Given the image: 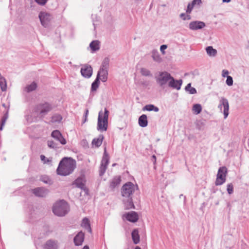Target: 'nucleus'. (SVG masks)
<instances>
[{
	"label": "nucleus",
	"instance_id": "nucleus-1",
	"mask_svg": "<svg viewBox=\"0 0 249 249\" xmlns=\"http://www.w3.org/2000/svg\"><path fill=\"white\" fill-rule=\"evenodd\" d=\"M76 167V161L71 158H64L60 162L57 173L61 176H68L72 173Z\"/></svg>",
	"mask_w": 249,
	"mask_h": 249
},
{
	"label": "nucleus",
	"instance_id": "nucleus-2",
	"mask_svg": "<svg viewBox=\"0 0 249 249\" xmlns=\"http://www.w3.org/2000/svg\"><path fill=\"white\" fill-rule=\"evenodd\" d=\"M109 111L105 108L104 112L102 110L99 111L98 117L97 129L100 131H107L108 127V119Z\"/></svg>",
	"mask_w": 249,
	"mask_h": 249
},
{
	"label": "nucleus",
	"instance_id": "nucleus-3",
	"mask_svg": "<svg viewBox=\"0 0 249 249\" xmlns=\"http://www.w3.org/2000/svg\"><path fill=\"white\" fill-rule=\"evenodd\" d=\"M69 211L68 203L64 200H60L56 202L53 209L54 214L58 216H63L66 214Z\"/></svg>",
	"mask_w": 249,
	"mask_h": 249
},
{
	"label": "nucleus",
	"instance_id": "nucleus-4",
	"mask_svg": "<svg viewBox=\"0 0 249 249\" xmlns=\"http://www.w3.org/2000/svg\"><path fill=\"white\" fill-rule=\"evenodd\" d=\"M171 76L169 73L166 71L160 72L156 77L157 83L162 89H165L167 87H171Z\"/></svg>",
	"mask_w": 249,
	"mask_h": 249
},
{
	"label": "nucleus",
	"instance_id": "nucleus-5",
	"mask_svg": "<svg viewBox=\"0 0 249 249\" xmlns=\"http://www.w3.org/2000/svg\"><path fill=\"white\" fill-rule=\"evenodd\" d=\"M52 109L51 104L48 103L40 104L34 108V112L39 118L44 117Z\"/></svg>",
	"mask_w": 249,
	"mask_h": 249
},
{
	"label": "nucleus",
	"instance_id": "nucleus-6",
	"mask_svg": "<svg viewBox=\"0 0 249 249\" xmlns=\"http://www.w3.org/2000/svg\"><path fill=\"white\" fill-rule=\"evenodd\" d=\"M137 186L131 182L124 184L122 188V194L124 197H129L134 193Z\"/></svg>",
	"mask_w": 249,
	"mask_h": 249
},
{
	"label": "nucleus",
	"instance_id": "nucleus-7",
	"mask_svg": "<svg viewBox=\"0 0 249 249\" xmlns=\"http://www.w3.org/2000/svg\"><path fill=\"white\" fill-rule=\"evenodd\" d=\"M227 173V169L226 167L222 166L219 168L215 182V185H221L225 182Z\"/></svg>",
	"mask_w": 249,
	"mask_h": 249
},
{
	"label": "nucleus",
	"instance_id": "nucleus-8",
	"mask_svg": "<svg viewBox=\"0 0 249 249\" xmlns=\"http://www.w3.org/2000/svg\"><path fill=\"white\" fill-rule=\"evenodd\" d=\"M109 156L107 153L106 149H105L100 167L99 172L100 176H102L105 173L107 165L109 163Z\"/></svg>",
	"mask_w": 249,
	"mask_h": 249
},
{
	"label": "nucleus",
	"instance_id": "nucleus-9",
	"mask_svg": "<svg viewBox=\"0 0 249 249\" xmlns=\"http://www.w3.org/2000/svg\"><path fill=\"white\" fill-rule=\"evenodd\" d=\"M223 107V114L224 119H226L229 115V104L228 101L224 97H221L218 105V108L222 111V108Z\"/></svg>",
	"mask_w": 249,
	"mask_h": 249
},
{
	"label": "nucleus",
	"instance_id": "nucleus-10",
	"mask_svg": "<svg viewBox=\"0 0 249 249\" xmlns=\"http://www.w3.org/2000/svg\"><path fill=\"white\" fill-rule=\"evenodd\" d=\"M39 18L42 26L47 27L52 18V15L46 12H41L39 14Z\"/></svg>",
	"mask_w": 249,
	"mask_h": 249
},
{
	"label": "nucleus",
	"instance_id": "nucleus-11",
	"mask_svg": "<svg viewBox=\"0 0 249 249\" xmlns=\"http://www.w3.org/2000/svg\"><path fill=\"white\" fill-rule=\"evenodd\" d=\"M81 75L87 78H90L92 74V68L91 66L85 64L81 69Z\"/></svg>",
	"mask_w": 249,
	"mask_h": 249
},
{
	"label": "nucleus",
	"instance_id": "nucleus-12",
	"mask_svg": "<svg viewBox=\"0 0 249 249\" xmlns=\"http://www.w3.org/2000/svg\"><path fill=\"white\" fill-rule=\"evenodd\" d=\"M205 23L203 21H194L189 23V28L191 30H197L203 28Z\"/></svg>",
	"mask_w": 249,
	"mask_h": 249
},
{
	"label": "nucleus",
	"instance_id": "nucleus-13",
	"mask_svg": "<svg viewBox=\"0 0 249 249\" xmlns=\"http://www.w3.org/2000/svg\"><path fill=\"white\" fill-rule=\"evenodd\" d=\"M32 192L36 196L45 197L48 195L49 191L44 188L38 187L33 189Z\"/></svg>",
	"mask_w": 249,
	"mask_h": 249
},
{
	"label": "nucleus",
	"instance_id": "nucleus-14",
	"mask_svg": "<svg viewBox=\"0 0 249 249\" xmlns=\"http://www.w3.org/2000/svg\"><path fill=\"white\" fill-rule=\"evenodd\" d=\"M51 136L63 145H64L67 143L66 140L58 130H56L53 131L51 134Z\"/></svg>",
	"mask_w": 249,
	"mask_h": 249
},
{
	"label": "nucleus",
	"instance_id": "nucleus-15",
	"mask_svg": "<svg viewBox=\"0 0 249 249\" xmlns=\"http://www.w3.org/2000/svg\"><path fill=\"white\" fill-rule=\"evenodd\" d=\"M107 74L106 68H100L96 77H98L99 80L100 79L102 82H105L107 79Z\"/></svg>",
	"mask_w": 249,
	"mask_h": 249
},
{
	"label": "nucleus",
	"instance_id": "nucleus-16",
	"mask_svg": "<svg viewBox=\"0 0 249 249\" xmlns=\"http://www.w3.org/2000/svg\"><path fill=\"white\" fill-rule=\"evenodd\" d=\"M123 217L131 222H136L138 220V215L135 212H130L124 214Z\"/></svg>",
	"mask_w": 249,
	"mask_h": 249
},
{
	"label": "nucleus",
	"instance_id": "nucleus-17",
	"mask_svg": "<svg viewBox=\"0 0 249 249\" xmlns=\"http://www.w3.org/2000/svg\"><path fill=\"white\" fill-rule=\"evenodd\" d=\"M151 57L153 60L157 63L160 64L163 61V59L157 50L153 49L151 51Z\"/></svg>",
	"mask_w": 249,
	"mask_h": 249
},
{
	"label": "nucleus",
	"instance_id": "nucleus-18",
	"mask_svg": "<svg viewBox=\"0 0 249 249\" xmlns=\"http://www.w3.org/2000/svg\"><path fill=\"white\" fill-rule=\"evenodd\" d=\"M84 234L83 232L80 231L74 238V243L76 246L81 245L84 241Z\"/></svg>",
	"mask_w": 249,
	"mask_h": 249
},
{
	"label": "nucleus",
	"instance_id": "nucleus-19",
	"mask_svg": "<svg viewBox=\"0 0 249 249\" xmlns=\"http://www.w3.org/2000/svg\"><path fill=\"white\" fill-rule=\"evenodd\" d=\"M86 180L84 177H80L78 178L74 182V184L76 187L84 189L85 188Z\"/></svg>",
	"mask_w": 249,
	"mask_h": 249
},
{
	"label": "nucleus",
	"instance_id": "nucleus-20",
	"mask_svg": "<svg viewBox=\"0 0 249 249\" xmlns=\"http://www.w3.org/2000/svg\"><path fill=\"white\" fill-rule=\"evenodd\" d=\"M37 84L36 82H33L30 84L27 85L24 88V91L27 93L33 91L36 89Z\"/></svg>",
	"mask_w": 249,
	"mask_h": 249
},
{
	"label": "nucleus",
	"instance_id": "nucleus-21",
	"mask_svg": "<svg viewBox=\"0 0 249 249\" xmlns=\"http://www.w3.org/2000/svg\"><path fill=\"white\" fill-rule=\"evenodd\" d=\"M139 124L142 127H146L148 124L147 117L145 114L141 115L138 120Z\"/></svg>",
	"mask_w": 249,
	"mask_h": 249
},
{
	"label": "nucleus",
	"instance_id": "nucleus-22",
	"mask_svg": "<svg viewBox=\"0 0 249 249\" xmlns=\"http://www.w3.org/2000/svg\"><path fill=\"white\" fill-rule=\"evenodd\" d=\"M182 83L183 81L182 79L177 80L172 77V89L179 90Z\"/></svg>",
	"mask_w": 249,
	"mask_h": 249
},
{
	"label": "nucleus",
	"instance_id": "nucleus-23",
	"mask_svg": "<svg viewBox=\"0 0 249 249\" xmlns=\"http://www.w3.org/2000/svg\"><path fill=\"white\" fill-rule=\"evenodd\" d=\"M81 226L87 230L89 232H91V229L90 227L89 221L88 218L85 217L83 219L81 223Z\"/></svg>",
	"mask_w": 249,
	"mask_h": 249
},
{
	"label": "nucleus",
	"instance_id": "nucleus-24",
	"mask_svg": "<svg viewBox=\"0 0 249 249\" xmlns=\"http://www.w3.org/2000/svg\"><path fill=\"white\" fill-rule=\"evenodd\" d=\"M44 248L45 249H57V242L53 240H49L46 243Z\"/></svg>",
	"mask_w": 249,
	"mask_h": 249
},
{
	"label": "nucleus",
	"instance_id": "nucleus-25",
	"mask_svg": "<svg viewBox=\"0 0 249 249\" xmlns=\"http://www.w3.org/2000/svg\"><path fill=\"white\" fill-rule=\"evenodd\" d=\"M89 47L91 50V53L98 51L100 49L99 42L98 40L92 41L90 42Z\"/></svg>",
	"mask_w": 249,
	"mask_h": 249
},
{
	"label": "nucleus",
	"instance_id": "nucleus-26",
	"mask_svg": "<svg viewBox=\"0 0 249 249\" xmlns=\"http://www.w3.org/2000/svg\"><path fill=\"white\" fill-rule=\"evenodd\" d=\"M104 139V136L102 135H100L97 138H95L92 142V144L93 146L96 147H99L102 143V142Z\"/></svg>",
	"mask_w": 249,
	"mask_h": 249
},
{
	"label": "nucleus",
	"instance_id": "nucleus-27",
	"mask_svg": "<svg viewBox=\"0 0 249 249\" xmlns=\"http://www.w3.org/2000/svg\"><path fill=\"white\" fill-rule=\"evenodd\" d=\"M131 235L134 243L135 244L139 243L140 242V236L138 230L137 229L133 230L132 232Z\"/></svg>",
	"mask_w": 249,
	"mask_h": 249
},
{
	"label": "nucleus",
	"instance_id": "nucleus-28",
	"mask_svg": "<svg viewBox=\"0 0 249 249\" xmlns=\"http://www.w3.org/2000/svg\"><path fill=\"white\" fill-rule=\"evenodd\" d=\"M140 72L142 75L145 77H151L153 74L151 71L146 68H141L140 70Z\"/></svg>",
	"mask_w": 249,
	"mask_h": 249
},
{
	"label": "nucleus",
	"instance_id": "nucleus-29",
	"mask_svg": "<svg viewBox=\"0 0 249 249\" xmlns=\"http://www.w3.org/2000/svg\"><path fill=\"white\" fill-rule=\"evenodd\" d=\"M207 54L210 56H215L217 54V51L213 48L212 46H208L206 48Z\"/></svg>",
	"mask_w": 249,
	"mask_h": 249
},
{
	"label": "nucleus",
	"instance_id": "nucleus-30",
	"mask_svg": "<svg viewBox=\"0 0 249 249\" xmlns=\"http://www.w3.org/2000/svg\"><path fill=\"white\" fill-rule=\"evenodd\" d=\"M121 182L120 177H116L114 178L110 182V186L112 188H114L118 186Z\"/></svg>",
	"mask_w": 249,
	"mask_h": 249
},
{
	"label": "nucleus",
	"instance_id": "nucleus-31",
	"mask_svg": "<svg viewBox=\"0 0 249 249\" xmlns=\"http://www.w3.org/2000/svg\"><path fill=\"white\" fill-rule=\"evenodd\" d=\"M142 110L149 111H154L155 112H158L159 109L158 107L155 106L153 105H147L144 107Z\"/></svg>",
	"mask_w": 249,
	"mask_h": 249
},
{
	"label": "nucleus",
	"instance_id": "nucleus-32",
	"mask_svg": "<svg viewBox=\"0 0 249 249\" xmlns=\"http://www.w3.org/2000/svg\"><path fill=\"white\" fill-rule=\"evenodd\" d=\"M128 199L126 202H124V206L126 209H130L134 208V205L132 202L131 197H127Z\"/></svg>",
	"mask_w": 249,
	"mask_h": 249
},
{
	"label": "nucleus",
	"instance_id": "nucleus-33",
	"mask_svg": "<svg viewBox=\"0 0 249 249\" xmlns=\"http://www.w3.org/2000/svg\"><path fill=\"white\" fill-rule=\"evenodd\" d=\"M0 87L2 91H5L7 89V85L5 79L0 73Z\"/></svg>",
	"mask_w": 249,
	"mask_h": 249
},
{
	"label": "nucleus",
	"instance_id": "nucleus-34",
	"mask_svg": "<svg viewBox=\"0 0 249 249\" xmlns=\"http://www.w3.org/2000/svg\"><path fill=\"white\" fill-rule=\"evenodd\" d=\"M192 110L195 114H198L201 112L202 107L200 104H195L193 107Z\"/></svg>",
	"mask_w": 249,
	"mask_h": 249
},
{
	"label": "nucleus",
	"instance_id": "nucleus-35",
	"mask_svg": "<svg viewBox=\"0 0 249 249\" xmlns=\"http://www.w3.org/2000/svg\"><path fill=\"white\" fill-rule=\"evenodd\" d=\"M185 90L189 92L190 94H194L196 93V90L195 88L191 87V84L189 83L185 87Z\"/></svg>",
	"mask_w": 249,
	"mask_h": 249
},
{
	"label": "nucleus",
	"instance_id": "nucleus-36",
	"mask_svg": "<svg viewBox=\"0 0 249 249\" xmlns=\"http://www.w3.org/2000/svg\"><path fill=\"white\" fill-rule=\"evenodd\" d=\"M52 158L47 159L43 155H41L40 156V160L44 164H51V162H52Z\"/></svg>",
	"mask_w": 249,
	"mask_h": 249
},
{
	"label": "nucleus",
	"instance_id": "nucleus-37",
	"mask_svg": "<svg viewBox=\"0 0 249 249\" xmlns=\"http://www.w3.org/2000/svg\"><path fill=\"white\" fill-rule=\"evenodd\" d=\"M99 80L98 77H96L94 81L92 83L91 85V90L95 91L97 90L99 87Z\"/></svg>",
	"mask_w": 249,
	"mask_h": 249
},
{
	"label": "nucleus",
	"instance_id": "nucleus-38",
	"mask_svg": "<svg viewBox=\"0 0 249 249\" xmlns=\"http://www.w3.org/2000/svg\"><path fill=\"white\" fill-rule=\"evenodd\" d=\"M62 120V117L59 114H55L53 115L51 121L53 123L60 122Z\"/></svg>",
	"mask_w": 249,
	"mask_h": 249
},
{
	"label": "nucleus",
	"instance_id": "nucleus-39",
	"mask_svg": "<svg viewBox=\"0 0 249 249\" xmlns=\"http://www.w3.org/2000/svg\"><path fill=\"white\" fill-rule=\"evenodd\" d=\"M47 144L48 147L51 148L56 149L58 147L57 144L53 141H48L47 142Z\"/></svg>",
	"mask_w": 249,
	"mask_h": 249
},
{
	"label": "nucleus",
	"instance_id": "nucleus-40",
	"mask_svg": "<svg viewBox=\"0 0 249 249\" xmlns=\"http://www.w3.org/2000/svg\"><path fill=\"white\" fill-rule=\"evenodd\" d=\"M226 83L229 86H231L233 85V79L231 76H227Z\"/></svg>",
	"mask_w": 249,
	"mask_h": 249
},
{
	"label": "nucleus",
	"instance_id": "nucleus-41",
	"mask_svg": "<svg viewBox=\"0 0 249 249\" xmlns=\"http://www.w3.org/2000/svg\"><path fill=\"white\" fill-rule=\"evenodd\" d=\"M227 191L229 194H231L233 192V187L231 183L227 185Z\"/></svg>",
	"mask_w": 249,
	"mask_h": 249
},
{
	"label": "nucleus",
	"instance_id": "nucleus-42",
	"mask_svg": "<svg viewBox=\"0 0 249 249\" xmlns=\"http://www.w3.org/2000/svg\"><path fill=\"white\" fill-rule=\"evenodd\" d=\"M180 17L183 20H189L191 19V16L189 15H186L183 13L180 14Z\"/></svg>",
	"mask_w": 249,
	"mask_h": 249
},
{
	"label": "nucleus",
	"instance_id": "nucleus-43",
	"mask_svg": "<svg viewBox=\"0 0 249 249\" xmlns=\"http://www.w3.org/2000/svg\"><path fill=\"white\" fill-rule=\"evenodd\" d=\"M167 48V45H162L160 47V51L163 55L165 54V50Z\"/></svg>",
	"mask_w": 249,
	"mask_h": 249
},
{
	"label": "nucleus",
	"instance_id": "nucleus-44",
	"mask_svg": "<svg viewBox=\"0 0 249 249\" xmlns=\"http://www.w3.org/2000/svg\"><path fill=\"white\" fill-rule=\"evenodd\" d=\"M194 5H193L192 3H189L187 6V9L186 10V12L188 13H190L192 11Z\"/></svg>",
	"mask_w": 249,
	"mask_h": 249
},
{
	"label": "nucleus",
	"instance_id": "nucleus-45",
	"mask_svg": "<svg viewBox=\"0 0 249 249\" xmlns=\"http://www.w3.org/2000/svg\"><path fill=\"white\" fill-rule=\"evenodd\" d=\"M108 65V59H106L104 60V61L102 65V67L101 68H106V70H107Z\"/></svg>",
	"mask_w": 249,
	"mask_h": 249
},
{
	"label": "nucleus",
	"instance_id": "nucleus-46",
	"mask_svg": "<svg viewBox=\"0 0 249 249\" xmlns=\"http://www.w3.org/2000/svg\"><path fill=\"white\" fill-rule=\"evenodd\" d=\"M38 4L44 5L46 4L48 0H35Z\"/></svg>",
	"mask_w": 249,
	"mask_h": 249
},
{
	"label": "nucleus",
	"instance_id": "nucleus-47",
	"mask_svg": "<svg viewBox=\"0 0 249 249\" xmlns=\"http://www.w3.org/2000/svg\"><path fill=\"white\" fill-rule=\"evenodd\" d=\"M88 114H89V110L86 109L85 111V112L84 119L83 120V122H82L83 124H84L85 123H86L87 122Z\"/></svg>",
	"mask_w": 249,
	"mask_h": 249
},
{
	"label": "nucleus",
	"instance_id": "nucleus-48",
	"mask_svg": "<svg viewBox=\"0 0 249 249\" xmlns=\"http://www.w3.org/2000/svg\"><path fill=\"white\" fill-rule=\"evenodd\" d=\"M229 72L227 70H223L222 71V75L223 77H226L227 76H228V75L229 74Z\"/></svg>",
	"mask_w": 249,
	"mask_h": 249
},
{
	"label": "nucleus",
	"instance_id": "nucleus-49",
	"mask_svg": "<svg viewBox=\"0 0 249 249\" xmlns=\"http://www.w3.org/2000/svg\"><path fill=\"white\" fill-rule=\"evenodd\" d=\"M201 3V0H193L192 3L194 6L196 4L199 5Z\"/></svg>",
	"mask_w": 249,
	"mask_h": 249
},
{
	"label": "nucleus",
	"instance_id": "nucleus-50",
	"mask_svg": "<svg viewBox=\"0 0 249 249\" xmlns=\"http://www.w3.org/2000/svg\"><path fill=\"white\" fill-rule=\"evenodd\" d=\"M7 119V117L5 116L3 117L1 119V124H4L6 122V120Z\"/></svg>",
	"mask_w": 249,
	"mask_h": 249
},
{
	"label": "nucleus",
	"instance_id": "nucleus-51",
	"mask_svg": "<svg viewBox=\"0 0 249 249\" xmlns=\"http://www.w3.org/2000/svg\"><path fill=\"white\" fill-rule=\"evenodd\" d=\"M151 160L153 162V163L155 164L156 162V158L155 155H153L152 156Z\"/></svg>",
	"mask_w": 249,
	"mask_h": 249
},
{
	"label": "nucleus",
	"instance_id": "nucleus-52",
	"mask_svg": "<svg viewBox=\"0 0 249 249\" xmlns=\"http://www.w3.org/2000/svg\"><path fill=\"white\" fill-rule=\"evenodd\" d=\"M223 2H229L231 1V0H222Z\"/></svg>",
	"mask_w": 249,
	"mask_h": 249
},
{
	"label": "nucleus",
	"instance_id": "nucleus-53",
	"mask_svg": "<svg viewBox=\"0 0 249 249\" xmlns=\"http://www.w3.org/2000/svg\"><path fill=\"white\" fill-rule=\"evenodd\" d=\"M4 124H1V125H0V130H2V129H3V126L4 125Z\"/></svg>",
	"mask_w": 249,
	"mask_h": 249
},
{
	"label": "nucleus",
	"instance_id": "nucleus-54",
	"mask_svg": "<svg viewBox=\"0 0 249 249\" xmlns=\"http://www.w3.org/2000/svg\"><path fill=\"white\" fill-rule=\"evenodd\" d=\"M83 249H89V247L88 246H85Z\"/></svg>",
	"mask_w": 249,
	"mask_h": 249
},
{
	"label": "nucleus",
	"instance_id": "nucleus-55",
	"mask_svg": "<svg viewBox=\"0 0 249 249\" xmlns=\"http://www.w3.org/2000/svg\"><path fill=\"white\" fill-rule=\"evenodd\" d=\"M135 249H141L139 247L137 246L135 248Z\"/></svg>",
	"mask_w": 249,
	"mask_h": 249
},
{
	"label": "nucleus",
	"instance_id": "nucleus-56",
	"mask_svg": "<svg viewBox=\"0 0 249 249\" xmlns=\"http://www.w3.org/2000/svg\"><path fill=\"white\" fill-rule=\"evenodd\" d=\"M115 165H116V164H115V163H114V164H113L112 166H114Z\"/></svg>",
	"mask_w": 249,
	"mask_h": 249
},
{
	"label": "nucleus",
	"instance_id": "nucleus-57",
	"mask_svg": "<svg viewBox=\"0 0 249 249\" xmlns=\"http://www.w3.org/2000/svg\"><path fill=\"white\" fill-rule=\"evenodd\" d=\"M43 181H44V182H45V183H47V182L46 181L44 180Z\"/></svg>",
	"mask_w": 249,
	"mask_h": 249
}]
</instances>
